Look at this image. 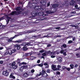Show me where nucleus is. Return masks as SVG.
Returning a JSON list of instances; mask_svg holds the SVG:
<instances>
[{
    "label": "nucleus",
    "instance_id": "f257e3e1",
    "mask_svg": "<svg viewBox=\"0 0 80 80\" xmlns=\"http://www.w3.org/2000/svg\"><path fill=\"white\" fill-rule=\"evenodd\" d=\"M16 11H18L17 12L16 11L12 12L10 13V15H18L20 13H22V11H21V9H20V7H17L16 8Z\"/></svg>",
    "mask_w": 80,
    "mask_h": 80
},
{
    "label": "nucleus",
    "instance_id": "f03ea898",
    "mask_svg": "<svg viewBox=\"0 0 80 80\" xmlns=\"http://www.w3.org/2000/svg\"><path fill=\"white\" fill-rule=\"evenodd\" d=\"M32 14V16H37V15H39V16H42L43 17H45V16H46V15L44 14V12H39V13L33 12Z\"/></svg>",
    "mask_w": 80,
    "mask_h": 80
},
{
    "label": "nucleus",
    "instance_id": "7ed1b4c3",
    "mask_svg": "<svg viewBox=\"0 0 80 80\" xmlns=\"http://www.w3.org/2000/svg\"><path fill=\"white\" fill-rule=\"evenodd\" d=\"M22 46H24V47H23L22 49L24 51H26L28 50V48H26V47H27V46H32L33 44H32L30 43H23V44L21 45Z\"/></svg>",
    "mask_w": 80,
    "mask_h": 80
},
{
    "label": "nucleus",
    "instance_id": "20e7f679",
    "mask_svg": "<svg viewBox=\"0 0 80 80\" xmlns=\"http://www.w3.org/2000/svg\"><path fill=\"white\" fill-rule=\"evenodd\" d=\"M57 53V51L51 52L50 51H49L48 52V54H50V55H54Z\"/></svg>",
    "mask_w": 80,
    "mask_h": 80
},
{
    "label": "nucleus",
    "instance_id": "39448f33",
    "mask_svg": "<svg viewBox=\"0 0 80 80\" xmlns=\"http://www.w3.org/2000/svg\"><path fill=\"white\" fill-rule=\"evenodd\" d=\"M52 68L54 71H57V70H58V69L57 68L56 65H52Z\"/></svg>",
    "mask_w": 80,
    "mask_h": 80
},
{
    "label": "nucleus",
    "instance_id": "423d86ee",
    "mask_svg": "<svg viewBox=\"0 0 80 80\" xmlns=\"http://www.w3.org/2000/svg\"><path fill=\"white\" fill-rule=\"evenodd\" d=\"M19 35H17L15 36L14 37H13L9 39L8 40V42H12V40L13 39H14L16 37H18Z\"/></svg>",
    "mask_w": 80,
    "mask_h": 80
},
{
    "label": "nucleus",
    "instance_id": "0eeeda50",
    "mask_svg": "<svg viewBox=\"0 0 80 80\" xmlns=\"http://www.w3.org/2000/svg\"><path fill=\"white\" fill-rule=\"evenodd\" d=\"M37 6V4L35 2L34 3H32V4L31 5L32 7L33 8H36Z\"/></svg>",
    "mask_w": 80,
    "mask_h": 80
},
{
    "label": "nucleus",
    "instance_id": "6e6552de",
    "mask_svg": "<svg viewBox=\"0 0 80 80\" xmlns=\"http://www.w3.org/2000/svg\"><path fill=\"white\" fill-rule=\"evenodd\" d=\"M2 74L5 75V76H6L7 77L8 76V72L7 71H4L3 72Z\"/></svg>",
    "mask_w": 80,
    "mask_h": 80
},
{
    "label": "nucleus",
    "instance_id": "1a4fd4ad",
    "mask_svg": "<svg viewBox=\"0 0 80 80\" xmlns=\"http://www.w3.org/2000/svg\"><path fill=\"white\" fill-rule=\"evenodd\" d=\"M9 78H13V79H15V76H13V73H12L10 76H9Z\"/></svg>",
    "mask_w": 80,
    "mask_h": 80
},
{
    "label": "nucleus",
    "instance_id": "9d476101",
    "mask_svg": "<svg viewBox=\"0 0 80 80\" xmlns=\"http://www.w3.org/2000/svg\"><path fill=\"white\" fill-rule=\"evenodd\" d=\"M70 5H75V1L74 0L71 1L69 3Z\"/></svg>",
    "mask_w": 80,
    "mask_h": 80
},
{
    "label": "nucleus",
    "instance_id": "9b49d317",
    "mask_svg": "<svg viewBox=\"0 0 80 80\" xmlns=\"http://www.w3.org/2000/svg\"><path fill=\"white\" fill-rule=\"evenodd\" d=\"M14 47H17V49L18 50H20V45H15L14 46Z\"/></svg>",
    "mask_w": 80,
    "mask_h": 80
},
{
    "label": "nucleus",
    "instance_id": "f8f14e48",
    "mask_svg": "<svg viewBox=\"0 0 80 80\" xmlns=\"http://www.w3.org/2000/svg\"><path fill=\"white\" fill-rule=\"evenodd\" d=\"M16 52V49H13L11 51V52H9V54L11 55L12 54V53H14V52Z\"/></svg>",
    "mask_w": 80,
    "mask_h": 80
},
{
    "label": "nucleus",
    "instance_id": "ddd939ff",
    "mask_svg": "<svg viewBox=\"0 0 80 80\" xmlns=\"http://www.w3.org/2000/svg\"><path fill=\"white\" fill-rule=\"evenodd\" d=\"M44 73H46L45 72V71L44 70H42V72H40V75H38V76H40V75H43Z\"/></svg>",
    "mask_w": 80,
    "mask_h": 80
},
{
    "label": "nucleus",
    "instance_id": "4468645a",
    "mask_svg": "<svg viewBox=\"0 0 80 80\" xmlns=\"http://www.w3.org/2000/svg\"><path fill=\"white\" fill-rule=\"evenodd\" d=\"M23 76L25 78H27L28 77V74L26 72L23 74Z\"/></svg>",
    "mask_w": 80,
    "mask_h": 80
},
{
    "label": "nucleus",
    "instance_id": "2eb2a0df",
    "mask_svg": "<svg viewBox=\"0 0 80 80\" xmlns=\"http://www.w3.org/2000/svg\"><path fill=\"white\" fill-rule=\"evenodd\" d=\"M45 12L46 13L48 14H50V13H53V12H52V11H50V10H48V11H45Z\"/></svg>",
    "mask_w": 80,
    "mask_h": 80
},
{
    "label": "nucleus",
    "instance_id": "dca6fc26",
    "mask_svg": "<svg viewBox=\"0 0 80 80\" xmlns=\"http://www.w3.org/2000/svg\"><path fill=\"white\" fill-rule=\"evenodd\" d=\"M67 2H64L63 3V5H68V4L69 3L68 2H69L70 1V0H67Z\"/></svg>",
    "mask_w": 80,
    "mask_h": 80
},
{
    "label": "nucleus",
    "instance_id": "f3484780",
    "mask_svg": "<svg viewBox=\"0 0 80 80\" xmlns=\"http://www.w3.org/2000/svg\"><path fill=\"white\" fill-rule=\"evenodd\" d=\"M63 47L64 48H67V45L66 44H63L61 47V48H62Z\"/></svg>",
    "mask_w": 80,
    "mask_h": 80
},
{
    "label": "nucleus",
    "instance_id": "a211bd4d",
    "mask_svg": "<svg viewBox=\"0 0 80 80\" xmlns=\"http://www.w3.org/2000/svg\"><path fill=\"white\" fill-rule=\"evenodd\" d=\"M7 19L6 20V22H7V24H8L9 22V19H10L11 18L9 17H7Z\"/></svg>",
    "mask_w": 80,
    "mask_h": 80
},
{
    "label": "nucleus",
    "instance_id": "6ab92c4d",
    "mask_svg": "<svg viewBox=\"0 0 80 80\" xmlns=\"http://www.w3.org/2000/svg\"><path fill=\"white\" fill-rule=\"evenodd\" d=\"M58 6V4H54L52 6V7H53V8H57V7Z\"/></svg>",
    "mask_w": 80,
    "mask_h": 80
},
{
    "label": "nucleus",
    "instance_id": "aec40b11",
    "mask_svg": "<svg viewBox=\"0 0 80 80\" xmlns=\"http://www.w3.org/2000/svg\"><path fill=\"white\" fill-rule=\"evenodd\" d=\"M32 55V54L30 53H26L25 54V56H30V55Z\"/></svg>",
    "mask_w": 80,
    "mask_h": 80
},
{
    "label": "nucleus",
    "instance_id": "412c9836",
    "mask_svg": "<svg viewBox=\"0 0 80 80\" xmlns=\"http://www.w3.org/2000/svg\"><path fill=\"white\" fill-rule=\"evenodd\" d=\"M23 67H22V66L21 67L19 68V71H20V72H23Z\"/></svg>",
    "mask_w": 80,
    "mask_h": 80
},
{
    "label": "nucleus",
    "instance_id": "4be33fe9",
    "mask_svg": "<svg viewBox=\"0 0 80 80\" xmlns=\"http://www.w3.org/2000/svg\"><path fill=\"white\" fill-rule=\"evenodd\" d=\"M58 60L59 62H62V58H58Z\"/></svg>",
    "mask_w": 80,
    "mask_h": 80
},
{
    "label": "nucleus",
    "instance_id": "5701e85b",
    "mask_svg": "<svg viewBox=\"0 0 80 80\" xmlns=\"http://www.w3.org/2000/svg\"><path fill=\"white\" fill-rule=\"evenodd\" d=\"M22 67L23 68V69H26V68H28V66H23Z\"/></svg>",
    "mask_w": 80,
    "mask_h": 80
},
{
    "label": "nucleus",
    "instance_id": "b1692460",
    "mask_svg": "<svg viewBox=\"0 0 80 80\" xmlns=\"http://www.w3.org/2000/svg\"><path fill=\"white\" fill-rule=\"evenodd\" d=\"M22 42V40H19L15 41V43H20V42Z\"/></svg>",
    "mask_w": 80,
    "mask_h": 80
},
{
    "label": "nucleus",
    "instance_id": "393cba45",
    "mask_svg": "<svg viewBox=\"0 0 80 80\" xmlns=\"http://www.w3.org/2000/svg\"><path fill=\"white\" fill-rule=\"evenodd\" d=\"M70 67L71 69H73V67H74V65H73V64H71L70 65Z\"/></svg>",
    "mask_w": 80,
    "mask_h": 80
},
{
    "label": "nucleus",
    "instance_id": "a878e982",
    "mask_svg": "<svg viewBox=\"0 0 80 80\" xmlns=\"http://www.w3.org/2000/svg\"><path fill=\"white\" fill-rule=\"evenodd\" d=\"M42 75L44 77H47V73H45L42 74Z\"/></svg>",
    "mask_w": 80,
    "mask_h": 80
},
{
    "label": "nucleus",
    "instance_id": "bb28decb",
    "mask_svg": "<svg viewBox=\"0 0 80 80\" xmlns=\"http://www.w3.org/2000/svg\"><path fill=\"white\" fill-rule=\"evenodd\" d=\"M18 67L17 66H13L12 67V68H13V69H16Z\"/></svg>",
    "mask_w": 80,
    "mask_h": 80
},
{
    "label": "nucleus",
    "instance_id": "cd10ccee",
    "mask_svg": "<svg viewBox=\"0 0 80 80\" xmlns=\"http://www.w3.org/2000/svg\"><path fill=\"white\" fill-rule=\"evenodd\" d=\"M35 58V57L33 56H31L30 57V59L31 60H33Z\"/></svg>",
    "mask_w": 80,
    "mask_h": 80
},
{
    "label": "nucleus",
    "instance_id": "c85d7f7f",
    "mask_svg": "<svg viewBox=\"0 0 80 80\" xmlns=\"http://www.w3.org/2000/svg\"><path fill=\"white\" fill-rule=\"evenodd\" d=\"M37 19L38 21V20H43V19H42V18H37Z\"/></svg>",
    "mask_w": 80,
    "mask_h": 80
},
{
    "label": "nucleus",
    "instance_id": "c756f323",
    "mask_svg": "<svg viewBox=\"0 0 80 80\" xmlns=\"http://www.w3.org/2000/svg\"><path fill=\"white\" fill-rule=\"evenodd\" d=\"M76 56H77V57H80V54L77 53L76 54Z\"/></svg>",
    "mask_w": 80,
    "mask_h": 80
},
{
    "label": "nucleus",
    "instance_id": "7c9ffc66",
    "mask_svg": "<svg viewBox=\"0 0 80 80\" xmlns=\"http://www.w3.org/2000/svg\"><path fill=\"white\" fill-rule=\"evenodd\" d=\"M15 65V62H12V67H13V66H14Z\"/></svg>",
    "mask_w": 80,
    "mask_h": 80
},
{
    "label": "nucleus",
    "instance_id": "2f4dec72",
    "mask_svg": "<svg viewBox=\"0 0 80 80\" xmlns=\"http://www.w3.org/2000/svg\"><path fill=\"white\" fill-rule=\"evenodd\" d=\"M9 52H8V51H7L6 52L4 53V55H8V53H9Z\"/></svg>",
    "mask_w": 80,
    "mask_h": 80
},
{
    "label": "nucleus",
    "instance_id": "473e14b6",
    "mask_svg": "<svg viewBox=\"0 0 80 80\" xmlns=\"http://www.w3.org/2000/svg\"><path fill=\"white\" fill-rule=\"evenodd\" d=\"M4 18H5V16L1 18H0V21H1V20H3Z\"/></svg>",
    "mask_w": 80,
    "mask_h": 80
},
{
    "label": "nucleus",
    "instance_id": "72a5a7b5",
    "mask_svg": "<svg viewBox=\"0 0 80 80\" xmlns=\"http://www.w3.org/2000/svg\"><path fill=\"white\" fill-rule=\"evenodd\" d=\"M64 52V51H63V50H61L60 51V53H61V54H63Z\"/></svg>",
    "mask_w": 80,
    "mask_h": 80
},
{
    "label": "nucleus",
    "instance_id": "f704fd0d",
    "mask_svg": "<svg viewBox=\"0 0 80 80\" xmlns=\"http://www.w3.org/2000/svg\"><path fill=\"white\" fill-rule=\"evenodd\" d=\"M34 31H29L28 32V33H33V32H34Z\"/></svg>",
    "mask_w": 80,
    "mask_h": 80
},
{
    "label": "nucleus",
    "instance_id": "c9c22d12",
    "mask_svg": "<svg viewBox=\"0 0 80 80\" xmlns=\"http://www.w3.org/2000/svg\"><path fill=\"white\" fill-rule=\"evenodd\" d=\"M76 40V38L75 37H73L72 38V41H75Z\"/></svg>",
    "mask_w": 80,
    "mask_h": 80
},
{
    "label": "nucleus",
    "instance_id": "e433bc0d",
    "mask_svg": "<svg viewBox=\"0 0 80 80\" xmlns=\"http://www.w3.org/2000/svg\"><path fill=\"white\" fill-rule=\"evenodd\" d=\"M66 68H67V67L64 66H63L62 67V69H63V70H65V69H66Z\"/></svg>",
    "mask_w": 80,
    "mask_h": 80
},
{
    "label": "nucleus",
    "instance_id": "4c0bfd02",
    "mask_svg": "<svg viewBox=\"0 0 80 80\" xmlns=\"http://www.w3.org/2000/svg\"><path fill=\"white\" fill-rule=\"evenodd\" d=\"M4 26L3 25H1L0 26V28H3Z\"/></svg>",
    "mask_w": 80,
    "mask_h": 80
},
{
    "label": "nucleus",
    "instance_id": "58836bf2",
    "mask_svg": "<svg viewBox=\"0 0 80 80\" xmlns=\"http://www.w3.org/2000/svg\"><path fill=\"white\" fill-rule=\"evenodd\" d=\"M48 36H45L43 37H40V38H45V37H47Z\"/></svg>",
    "mask_w": 80,
    "mask_h": 80
},
{
    "label": "nucleus",
    "instance_id": "ea45409f",
    "mask_svg": "<svg viewBox=\"0 0 80 80\" xmlns=\"http://www.w3.org/2000/svg\"><path fill=\"white\" fill-rule=\"evenodd\" d=\"M72 40H69L68 41V43H72Z\"/></svg>",
    "mask_w": 80,
    "mask_h": 80
},
{
    "label": "nucleus",
    "instance_id": "a19ab883",
    "mask_svg": "<svg viewBox=\"0 0 80 80\" xmlns=\"http://www.w3.org/2000/svg\"><path fill=\"white\" fill-rule=\"evenodd\" d=\"M38 66H39V67H43V64L41 63L40 64H38Z\"/></svg>",
    "mask_w": 80,
    "mask_h": 80
},
{
    "label": "nucleus",
    "instance_id": "79ce46f5",
    "mask_svg": "<svg viewBox=\"0 0 80 80\" xmlns=\"http://www.w3.org/2000/svg\"><path fill=\"white\" fill-rule=\"evenodd\" d=\"M31 73H33L35 72V70L34 69H32L31 71Z\"/></svg>",
    "mask_w": 80,
    "mask_h": 80
},
{
    "label": "nucleus",
    "instance_id": "37998d69",
    "mask_svg": "<svg viewBox=\"0 0 80 80\" xmlns=\"http://www.w3.org/2000/svg\"><path fill=\"white\" fill-rule=\"evenodd\" d=\"M58 67V69H59V68H61V66H60L59 65H58L57 66Z\"/></svg>",
    "mask_w": 80,
    "mask_h": 80
},
{
    "label": "nucleus",
    "instance_id": "c03bdc74",
    "mask_svg": "<svg viewBox=\"0 0 80 80\" xmlns=\"http://www.w3.org/2000/svg\"><path fill=\"white\" fill-rule=\"evenodd\" d=\"M50 4V2H48V3L47 4V6L48 7L49 6Z\"/></svg>",
    "mask_w": 80,
    "mask_h": 80
},
{
    "label": "nucleus",
    "instance_id": "a18cd8bd",
    "mask_svg": "<svg viewBox=\"0 0 80 80\" xmlns=\"http://www.w3.org/2000/svg\"><path fill=\"white\" fill-rule=\"evenodd\" d=\"M66 70H68V71H70V68H66Z\"/></svg>",
    "mask_w": 80,
    "mask_h": 80
},
{
    "label": "nucleus",
    "instance_id": "49530a36",
    "mask_svg": "<svg viewBox=\"0 0 80 80\" xmlns=\"http://www.w3.org/2000/svg\"><path fill=\"white\" fill-rule=\"evenodd\" d=\"M22 65H26L27 63L25 62H22Z\"/></svg>",
    "mask_w": 80,
    "mask_h": 80
},
{
    "label": "nucleus",
    "instance_id": "de8ad7c7",
    "mask_svg": "<svg viewBox=\"0 0 80 80\" xmlns=\"http://www.w3.org/2000/svg\"><path fill=\"white\" fill-rule=\"evenodd\" d=\"M33 38H37V36L34 35L32 36Z\"/></svg>",
    "mask_w": 80,
    "mask_h": 80
},
{
    "label": "nucleus",
    "instance_id": "09e8293b",
    "mask_svg": "<svg viewBox=\"0 0 80 80\" xmlns=\"http://www.w3.org/2000/svg\"><path fill=\"white\" fill-rule=\"evenodd\" d=\"M51 58H53L55 57V56L52 55L51 56Z\"/></svg>",
    "mask_w": 80,
    "mask_h": 80
},
{
    "label": "nucleus",
    "instance_id": "8fccbe9b",
    "mask_svg": "<svg viewBox=\"0 0 80 80\" xmlns=\"http://www.w3.org/2000/svg\"><path fill=\"white\" fill-rule=\"evenodd\" d=\"M40 62V60H38L37 62V63H39Z\"/></svg>",
    "mask_w": 80,
    "mask_h": 80
},
{
    "label": "nucleus",
    "instance_id": "3c124183",
    "mask_svg": "<svg viewBox=\"0 0 80 80\" xmlns=\"http://www.w3.org/2000/svg\"><path fill=\"white\" fill-rule=\"evenodd\" d=\"M63 55L64 56H66L67 55V54L66 53V52H64L63 53Z\"/></svg>",
    "mask_w": 80,
    "mask_h": 80
},
{
    "label": "nucleus",
    "instance_id": "603ef678",
    "mask_svg": "<svg viewBox=\"0 0 80 80\" xmlns=\"http://www.w3.org/2000/svg\"><path fill=\"white\" fill-rule=\"evenodd\" d=\"M3 62L2 61H0V64H3Z\"/></svg>",
    "mask_w": 80,
    "mask_h": 80
},
{
    "label": "nucleus",
    "instance_id": "864d4df0",
    "mask_svg": "<svg viewBox=\"0 0 80 80\" xmlns=\"http://www.w3.org/2000/svg\"><path fill=\"white\" fill-rule=\"evenodd\" d=\"M44 52V51H43V50H41L39 51V52L40 53H43V52Z\"/></svg>",
    "mask_w": 80,
    "mask_h": 80
},
{
    "label": "nucleus",
    "instance_id": "5fc2aeb1",
    "mask_svg": "<svg viewBox=\"0 0 80 80\" xmlns=\"http://www.w3.org/2000/svg\"><path fill=\"white\" fill-rule=\"evenodd\" d=\"M47 73H50V70L48 69V70H47Z\"/></svg>",
    "mask_w": 80,
    "mask_h": 80
},
{
    "label": "nucleus",
    "instance_id": "6e6d98bb",
    "mask_svg": "<svg viewBox=\"0 0 80 80\" xmlns=\"http://www.w3.org/2000/svg\"><path fill=\"white\" fill-rule=\"evenodd\" d=\"M74 27L76 28H78V26H75V25L74 26Z\"/></svg>",
    "mask_w": 80,
    "mask_h": 80
},
{
    "label": "nucleus",
    "instance_id": "4d7b16f0",
    "mask_svg": "<svg viewBox=\"0 0 80 80\" xmlns=\"http://www.w3.org/2000/svg\"><path fill=\"white\" fill-rule=\"evenodd\" d=\"M57 75H60V73L59 72H57Z\"/></svg>",
    "mask_w": 80,
    "mask_h": 80
},
{
    "label": "nucleus",
    "instance_id": "13d9d810",
    "mask_svg": "<svg viewBox=\"0 0 80 80\" xmlns=\"http://www.w3.org/2000/svg\"><path fill=\"white\" fill-rule=\"evenodd\" d=\"M46 4V2H43L42 3L43 5H45Z\"/></svg>",
    "mask_w": 80,
    "mask_h": 80
},
{
    "label": "nucleus",
    "instance_id": "bf43d9fd",
    "mask_svg": "<svg viewBox=\"0 0 80 80\" xmlns=\"http://www.w3.org/2000/svg\"><path fill=\"white\" fill-rule=\"evenodd\" d=\"M75 25L73 24L72 25H70V27H75Z\"/></svg>",
    "mask_w": 80,
    "mask_h": 80
},
{
    "label": "nucleus",
    "instance_id": "052dcab7",
    "mask_svg": "<svg viewBox=\"0 0 80 80\" xmlns=\"http://www.w3.org/2000/svg\"><path fill=\"white\" fill-rule=\"evenodd\" d=\"M51 45H50V44H49L47 45L48 47H51Z\"/></svg>",
    "mask_w": 80,
    "mask_h": 80
},
{
    "label": "nucleus",
    "instance_id": "680f3d73",
    "mask_svg": "<svg viewBox=\"0 0 80 80\" xmlns=\"http://www.w3.org/2000/svg\"><path fill=\"white\" fill-rule=\"evenodd\" d=\"M73 37V36H69L67 38H72Z\"/></svg>",
    "mask_w": 80,
    "mask_h": 80
},
{
    "label": "nucleus",
    "instance_id": "e2e57ef3",
    "mask_svg": "<svg viewBox=\"0 0 80 80\" xmlns=\"http://www.w3.org/2000/svg\"><path fill=\"white\" fill-rule=\"evenodd\" d=\"M37 10L38 11V10L39 11L41 10V9L40 8H37Z\"/></svg>",
    "mask_w": 80,
    "mask_h": 80
},
{
    "label": "nucleus",
    "instance_id": "0e129e2a",
    "mask_svg": "<svg viewBox=\"0 0 80 80\" xmlns=\"http://www.w3.org/2000/svg\"><path fill=\"white\" fill-rule=\"evenodd\" d=\"M42 55L43 56H45L46 55V54H45V53L42 54Z\"/></svg>",
    "mask_w": 80,
    "mask_h": 80
},
{
    "label": "nucleus",
    "instance_id": "69168bd1",
    "mask_svg": "<svg viewBox=\"0 0 80 80\" xmlns=\"http://www.w3.org/2000/svg\"><path fill=\"white\" fill-rule=\"evenodd\" d=\"M44 65H48V64L47 63H44Z\"/></svg>",
    "mask_w": 80,
    "mask_h": 80
},
{
    "label": "nucleus",
    "instance_id": "338daca9",
    "mask_svg": "<svg viewBox=\"0 0 80 80\" xmlns=\"http://www.w3.org/2000/svg\"><path fill=\"white\" fill-rule=\"evenodd\" d=\"M17 61L18 63H20V59H18Z\"/></svg>",
    "mask_w": 80,
    "mask_h": 80
},
{
    "label": "nucleus",
    "instance_id": "774afa93",
    "mask_svg": "<svg viewBox=\"0 0 80 80\" xmlns=\"http://www.w3.org/2000/svg\"><path fill=\"white\" fill-rule=\"evenodd\" d=\"M60 27H58V28H56V29H57V30L60 29Z\"/></svg>",
    "mask_w": 80,
    "mask_h": 80
}]
</instances>
